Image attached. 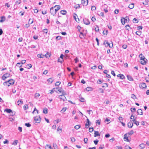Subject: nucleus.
Returning <instances> with one entry per match:
<instances>
[{
    "label": "nucleus",
    "mask_w": 149,
    "mask_h": 149,
    "mask_svg": "<svg viewBox=\"0 0 149 149\" xmlns=\"http://www.w3.org/2000/svg\"><path fill=\"white\" fill-rule=\"evenodd\" d=\"M121 21L122 24H124L126 22H127L129 21V19L127 18H123L121 19Z\"/></svg>",
    "instance_id": "1"
},
{
    "label": "nucleus",
    "mask_w": 149,
    "mask_h": 149,
    "mask_svg": "<svg viewBox=\"0 0 149 149\" xmlns=\"http://www.w3.org/2000/svg\"><path fill=\"white\" fill-rule=\"evenodd\" d=\"M50 13L53 15H54L56 13L54 6L52 7L50 9Z\"/></svg>",
    "instance_id": "2"
},
{
    "label": "nucleus",
    "mask_w": 149,
    "mask_h": 149,
    "mask_svg": "<svg viewBox=\"0 0 149 149\" xmlns=\"http://www.w3.org/2000/svg\"><path fill=\"white\" fill-rule=\"evenodd\" d=\"M58 90V91H59L60 93H61L63 95H66V93L63 89L61 88H56Z\"/></svg>",
    "instance_id": "3"
},
{
    "label": "nucleus",
    "mask_w": 149,
    "mask_h": 149,
    "mask_svg": "<svg viewBox=\"0 0 149 149\" xmlns=\"http://www.w3.org/2000/svg\"><path fill=\"white\" fill-rule=\"evenodd\" d=\"M65 95L62 94V95L59 96L58 98L60 99L61 100H62L63 102L65 101L66 100V98L65 96Z\"/></svg>",
    "instance_id": "4"
},
{
    "label": "nucleus",
    "mask_w": 149,
    "mask_h": 149,
    "mask_svg": "<svg viewBox=\"0 0 149 149\" xmlns=\"http://www.w3.org/2000/svg\"><path fill=\"white\" fill-rule=\"evenodd\" d=\"M10 74L8 73H7L4 74L2 77V79L3 80H5L7 78L9 77H10Z\"/></svg>",
    "instance_id": "5"
},
{
    "label": "nucleus",
    "mask_w": 149,
    "mask_h": 149,
    "mask_svg": "<svg viewBox=\"0 0 149 149\" xmlns=\"http://www.w3.org/2000/svg\"><path fill=\"white\" fill-rule=\"evenodd\" d=\"M147 61V60L146 58L142 59L140 60V63L143 65H145Z\"/></svg>",
    "instance_id": "6"
},
{
    "label": "nucleus",
    "mask_w": 149,
    "mask_h": 149,
    "mask_svg": "<svg viewBox=\"0 0 149 149\" xmlns=\"http://www.w3.org/2000/svg\"><path fill=\"white\" fill-rule=\"evenodd\" d=\"M34 120L36 123H39L40 122L41 118L40 117L37 116L34 118Z\"/></svg>",
    "instance_id": "7"
},
{
    "label": "nucleus",
    "mask_w": 149,
    "mask_h": 149,
    "mask_svg": "<svg viewBox=\"0 0 149 149\" xmlns=\"http://www.w3.org/2000/svg\"><path fill=\"white\" fill-rule=\"evenodd\" d=\"M129 136L128 135V134H125L124 136V140L126 141L129 142L130 140L128 139V137Z\"/></svg>",
    "instance_id": "8"
},
{
    "label": "nucleus",
    "mask_w": 149,
    "mask_h": 149,
    "mask_svg": "<svg viewBox=\"0 0 149 149\" xmlns=\"http://www.w3.org/2000/svg\"><path fill=\"white\" fill-rule=\"evenodd\" d=\"M104 45L107 44V46H109L110 48H112L113 47V44L112 42L111 44H110L107 41H106L104 42Z\"/></svg>",
    "instance_id": "9"
},
{
    "label": "nucleus",
    "mask_w": 149,
    "mask_h": 149,
    "mask_svg": "<svg viewBox=\"0 0 149 149\" xmlns=\"http://www.w3.org/2000/svg\"><path fill=\"white\" fill-rule=\"evenodd\" d=\"M88 0H82L81 1V3L84 6H86L88 4Z\"/></svg>",
    "instance_id": "10"
},
{
    "label": "nucleus",
    "mask_w": 149,
    "mask_h": 149,
    "mask_svg": "<svg viewBox=\"0 0 149 149\" xmlns=\"http://www.w3.org/2000/svg\"><path fill=\"white\" fill-rule=\"evenodd\" d=\"M139 86L141 88L142 87V88H146L147 86L145 83L143 82L140 84Z\"/></svg>",
    "instance_id": "11"
},
{
    "label": "nucleus",
    "mask_w": 149,
    "mask_h": 149,
    "mask_svg": "<svg viewBox=\"0 0 149 149\" xmlns=\"http://www.w3.org/2000/svg\"><path fill=\"white\" fill-rule=\"evenodd\" d=\"M83 21L84 24L86 25H88L90 23V22L88 19H87L86 18L84 19Z\"/></svg>",
    "instance_id": "12"
},
{
    "label": "nucleus",
    "mask_w": 149,
    "mask_h": 149,
    "mask_svg": "<svg viewBox=\"0 0 149 149\" xmlns=\"http://www.w3.org/2000/svg\"><path fill=\"white\" fill-rule=\"evenodd\" d=\"M133 123L132 122H129L127 124V126L129 128H131L133 126Z\"/></svg>",
    "instance_id": "13"
},
{
    "label": "nucleus",
    "mask_w": 149,
    "mask_h": 149,
    "mask_svg": "<svg viewBox=\"0 0 149 149\" xmlns=\"http://www.w3.org/2000/svg\"><path fill=\"white\" fill-rule=\"evenodd\" d=\"M8 82H9L10 85H13L15 81L13 79H11L9 80Z\"/></svg>",
    "instance_id": "14"
},
{
    "label": "nucleus",
    "mask_w": 149,
    "mask_h": 149,
    "mask_svg": "<svg viewBox=\"0 0 149 149\" xmlns=\"http://www.w3.org/2000/svg\"><path fill=\"white\" fill-rule=\"evenodd\" d=\"M55 9V10L56 12L58 11L60 8V6L59 5H56L54 6Z\"/></svg>",
    "instance_id": "15"
},
{
    "label": "nucleus",
    "mask_w": 149,
    "mask_h": 149,
    "mask_svg": "<svg viewBox=\"0 0 149 149\" xmlns=\"http://www.w3.org/2000/svg\"><path fill=\"white\" fill-rule=\"evenodd\" d=\"M100 134H99L98 131H95V133L94 134V136L95 137H97V136H100Z\"/></svg>",
    "instance_id": "16"
},
{
    "label": "nucleus",
    "mask_w": 149,
    "mask_h": 149,
    "mask_svg": "<svg viewBox=\"0 0 149 149\" xmlns=\"http://www.w3.org/2000/svg\"><path fill=\"white\" fill-rule=\"evenodd\" d=\"M86 120L87 121L86 122V124H85V126L86 127L88 128V127H87V126H88V125H90V121L88 119H87Z\"/></svg>",
    "instance_id": "17"
},
{
    "label": "nucleus",
    "mask_w": 149,
    "mask_h": 149,
    "mask_svg": "<svg viewBox=\"0 0 149 149\" xmlns=\"http://www.w3.org/2000/svg\"><path fill=\"white\" fill-rule=\"evenodd\" d=\"M137 112L139 115H142L143 114L142 111L141 109H139L137 110Z\"/></svg>",
    "instance_id": "18"
},
{
    "label": "nucleus",
    "mask_w": 149,
    "mask_h": 149,
    "mask_svg": "<svg viewBox=\"0 0 149 149\" xmlns=\"http://www.w3.org/2000/svg\"><path fill=\"white\" fill-rule=\"evenodd\" d=\"M136 119H134L133 120V121L134 124H135L136 125L138 126L139 125V122L136 120Z\"/></svg>",
    "instance_id": "19"
},
{
    "label": "nucleus",
    "mask_w": 149,
    "mask_h": 149,
    "mask_svg": "<svg viewBox=\"0 0 149 149\" xmlns=\"http://www.w3.org/2000/svg\"><path fill=\"white\" fill-rule=\"evenodd\" d=\"M1 19L0 20V22H3L4 21L6 20V18L4 16L1 17Z\"/></svg>",
    "instance_id": "20"
},
{
    "label": "nucleus",
    "mask_w": 149,
    "mask_h": 149,
    "mask_svg": "<svg viewBox=\"0 0 149 149\" xmlns=\"http://www.w3.org/2000/svg\"><path fill=\"white\" fill-rule=\"evenodd\" d=\"M117 76L120 77L121 79H123L125 78V76L122 74H118L117 75Z\"/></svg>",
    "instance_id": "21"
},
{
    "label": "nucleus",
    "mask_w": 149,
    "mask_h": 149,
    "mask_svg": "<svg viewBox=\"0 0 149 149\" xmlns=\"http://www.w3.org/2000/svg\"><path fill=\"white\" fill-rule=\"evenodd\" d=\"M127 77L128 79L130 81H132L133 80V79L131 76L130 75H127Z\"/></svg>",
    "instance_id": "22"
},
{
    "label": "nucleus",
    "mask_w": 149,
    "mask_h": 149,
    "mask_svg": "<svg viewBox=\"0 0 149 149\" xmlns=\"http://www.w3.org/2000/svg\"><path fill=\"white\" fill-rule=\"evenodd\" d=\"M46 149H52L51 146L49 145H46L45 146Z\"/></svg>",
    "instance_id": "23"
},
{
    "label": "nucleus",
    "mask_w": 149,
    "mask_h": 149,
    "mask_svg": "<svg viewBox=\"0 0 149 149\" xmlns=\"http://www.w3.org/2000/svg\"><path fill=\"white\" fill-rule=\"evenodd\" d=\"M37 56L40 58H43L44 57V55L42 54H39L37 55Z\"/></svg>",
    "instance_id": "24"
},
{
    "label": "nucleus",
    "mask_w": 149,
    "mask_h": 149,
    "mask_svg": "<svg viewBox=\"0 0 149 149\" xmlns=\"http://www.w3.org/2000/svg\"><path fill=\"white\" fill-rule=\"evenodd\" d=\"M140 147L141 148V149H142L144 148L145 146V145L143 143H141L139 145Z\"/></svg>",
    "instance_id": "25"
},
{
    "label": "nucleus",
    "mask_w": 149,
    "mask_h": 149,
    "mask_svg": "<svg viewBox=\"0 0 149 149\" xmlns=\"http://www.w3.org/2000/svg\"><path fill=\"white\" fill-rule=\"evenodd\" d=\"M134 3H131L129 5L128 7L130 8L131 9H132L134 8Z\"/></svg>",
    "instance_id": "26"
},
{
    "label": "nucleus",
    "mask_w": 149,
    "mask_h": 149,
    "mask_svg": "<svg viewBox=\"0 0 149 149\" xmlns=\"http://www.w3.org/2000/svg\"><path fill=\"white\" fill-rule=\"evenodd\" d=\"M53 79L52 78H50L47 80V81L49 84L52 83L53 82Z\"/></svg>",
    "instance_id": "27"
},
{
    "label": "nucleus",
    "mask_w": 149,
    "mask_h": 149,
    "mask_svg": "<svg viewBox=\"0 0 149 149\" xmlns=\"http://www.w3.org/2000/svg\"><path fill=\"white\" fill-rule=\"evenodd\" d=\"M86 91H92V88L90 87H88L86 88Z\"/></svg>",
    "instance_id": "28"
},
{
    "label": "nucleus",
    "mask_w": 149,
    "mask_h": 149,
    "mask_svg": "<svg viewBox=\"0 0 149 149\" xmlns=\"http://www.w3.org/2000/svg\"><path fill=\"white\" fill-rule=\"evenodd\" d=\"M5 111H6L7 113H10L12 112V110L10 109H6L5 110Z\"/></svg>",
    "instance_id": "29"
},
{
    "label": "nucleus",
    "mask_w": 149,
    "mask_h": 149,
    "mask_svg": "<svg viewBox=\"0 0 149 149\" xmlns=\"http://www.w3.org/2000/svg\"><path fill=\"white\" fill-rule=\"evenodd\" d=\"M63 15H66L67 11L65 10H61L60 12Z\"/></svg>",
    "instance_id": "30"
},
{
    "label": "nucleus",
    "mask_w": 149,
    "mask_h": 149,
    "mask_svg": "<svg viewBox=\"0 0 149 149\" xmlns=\"http://www.w3.org/2000/svg\"><path fill=\"white\" fill-rule=\"evenodd\" d=\"M3 84L4 85L6 86H10L9 82H8V81L4 82Z\"/></svg>",
    "instance_id": "31"
},
{
    "label": "nucleus",
    "mask_w": 149,
    "mask_h": 149,
    "mask_svg": "<svg viewBox=\"0 0 149 149\" xmlns=\"http://www.w3.org/2000/svg\"><path fill=\"white\" fill-rule=\"evenodd\" d=\"M75 15L74 16V19H75V20L77 22H78L79 21V19H78V20H77V15L76 14H74Z\"/></svg>",
    "instance_id": "32"
},
{
    "label": "nucleus",
    "mask_w": 149,
    "mask_h": 149,
    "mask_svg": "<svg viewBox=\"0 0 149 149\" xmlns=\"http://www.w3.org/2000/svg\"><path fill=\"white\" fill-rule=\"evenodd\" d=\"M43 113L45 114H46L47 113V109L46 108H45L43 110Z\"/></svg>",
    "instance_id": "33"
},
{
    "label": "nucleus",
    "mask_w": 149,
    "mask_h": 149,
    "mask_svg": "<svg viewBox=\"0 0 149 149\" xmlns=\"http://www.w3.org/2000/svg\"><path fill=\"white\" fill-rule=\"evenodd\" d=\"M95 31L96 32H98L99 31V27L97 25L95 26Z\"/></svg>",
    "instance_id": "34"
},
{
    "label": "nucleus",
    "mask_w": 149,
    "mask_h": 149,
    "mask_svg": "<svg viewBox=\"0 0 149 149\" xmlns=\"http://www.w3.org/2000/svg\"><path fill=\"white\" fill-rule=\"evenodd\" d=\"M139 57L140 58V60L145 58L144 56H143L142 54H141L139 55Z\"/></svg>",
    "instance_id": "35"
},
{
    "label": "nucleus",
    "mask_w": 149,
    "mask_h": 149,
    "mask_svg": "<svg viewBox=\"0 0 149 149\" xmlns=\"http://www.w3.org/2000/svg\"><path fill=\"white\" fill-rule=\"evenodd\" d=\"M80 34L79 35V37L81 38H82L83 37H84V36L85 35L81 32H80Z\"/></svg>",
    "instance_id": "36"
},
{
    "label": "nucleus",
    "mask_w": 149,
    "mask_h": 149,
    "mask_svg": "<svg viewBox=\"0 0 149 149\" xmlns=\"http://www.w3.org/2000/svg\"><path fill=\"white\" fill-rule=\"evenodd\" d=\"M16 66L19 67H20L22 66V65L21 63H17Z\"/></svg>",
    "instance_id": "37"
},
{
    "label": "nucleus",
    "mask_w": 149,
    "mask_h": 149,
    "mask_svg": "<svg viewBox=\"0 0 149 149\" xmlns=\"http://www.w3.org/2000/svg\"><path fill=\"white\" fill-rule=\"evenodd\" d=\"M134 133L133 131L132 130H131L130 131L128 132V133H127V134H128V135L129 136L130 135H132Z\"/></svg>",
    "instance_id": "38"
},
{
    "label": "nucleus",
    "mask_w": 149,
    "mask_h": 149,
    "mask_svg": "<svg viewBox=\"0 0 149 149\" xmlns=\"http://www.w3.org/2000/svg\"><path fill=\"white\" fill-rule=\"evenodd\" d=\"M66 110V107H63L62 108V109L61 110V112L62 113H64L65 112Z\"/></svg>",
    "instance_id": "39"
},
{
    "label": "nucleus",
    "mask_w": 149,
    "mask_h": 149,
    "mask_svg": "<svg viewBox=\"0 0 149 149\" xmlns=\"http://www.w3.org/2000/svg\"><path fill=\"white\" fill-rule=\"evenodd\" d=\"M40 95L39 93H36L35 95V98H37L39 97Z\"/></svg>",
    "instance_id": "40"
},
{
    "label": "nucleus",
    "mask_w": 149,
    "mask_h": 149,
    "mask_svg": "<svg viewBox=\"0 0 149 149\" xmlns=\"http://www.w3.org/2000/svg\"><path fill=\"white\" fill-rule=\"evenodd\" d=\"M17 103H18V105H19L20 104H23V102L21 100H18Z\"/></svg>",
    "instance_id": "41"
},
{
    "label": "nucleus",
    "mask_w": 149,
    "mask_h": 149,
    "mask_svg": "<svg viewBox=\"0 0 149 149\" xmlns=\"http://www.w3.org/2000/svg\"><path fill=\"white\" fill-rule=\"evenodd\" d=\"M18 141V140H15L12 143V144L14 145H16L17 144Z\"/></svg>",
    "instance_id": "42"
},
{
    "label": "nucleus",
    "mask_w": 149,
    "mask_h": 149,
    "mask_svg": "<svg viewBox=\"0 0 149 149\" xmlns=\"http://www.w3.org/2000/svg\"><path fill=\"white\" fill-rule=\"evenodd\" d=\"M100 120H97L96 121V124H97L99 125L100 124Z\"/></svg>",
    "instance_id": "43"
},
{
    "label": "nucleus",
    "mask_w": 149,
    "mask_h": 149,
    "mask_svg": "<svg viewBox=\"0 0 149 149\" xmlns=\"http://www.w3.org/2000/svg\"><path fill=\"white\" fill-rule=\"evenodd\" d=\"M42 31L44 33H45L46 34L48 32V30L47 29H44Z\"/></svg>",
    "instance_id": "44"
},
{
    "label": "nucleus",
    "mask_w": 149,
    "mask_h": 149,
    "mask_svg": "<svg viewBox=\"0 0 149 149\" xmlns=\"http://www.w3.org/2000/svg\"><path fill=\"white\" fill-rule=\"evenodd\" d=\"M48 55H49V57H50V55H49L48 52H47V53L44 55V57H45L46 58H47L48 57Z\"/></svg>",
    "instance_id": "45"
},
{
    "label": "nucleus",
    "mask_w": 149,
    "mask_h": 149,
    "mask_svg": "<svg viewBox=\"0 0 149 149\" xmlns=\"http://www.w3.org/2000/svg\"><path fill=\"white\" fill-rule=\"evenodd\" d=\"M133 22L134 23H137L138 22V21L136 19L134 18L133 20Z\"/></svg>",
    "instance_id": "46"
},
{
    "label": "nucleus",
    "mask_w": 149,
    "mask_h": 149,
    "mask_svg": "<svg viewBox=\"0 0 149 149\" xmlns=\"http://www.w3.org/2000/svg\"><path fill=\"white\" fill-rule=\"evenodd\" d=\"M96 9V7L94 6H93L91 7V10L92 11L95 10Z\"/></svg>",
    "instance_id": "47"
},
{
    "label": "nucleus",
    "mask_w": 149,
    "mask_h": 149,
    "mask_svg": "<svg viewBox=\"0 0 149 149\" xmlns=\"http://www.w3.org/2000/svg\"><path fill=\"white\" fill-rule=\"evenodd\" d=\"M130 28V26L128 25H126V26H125V29L126 30H129Z\"/></svg>",
    "instance_id": "48"
},
{
    "label": "nucleus",
    "mask_w": 149,
    "mask_h": 149,
    "mask_svg": "<svg viewBox=\"0 0 149 149\" xmlns=\"http://www.w3.org/2000/svg\"><path fill=\"white\" fill-rule=\"evenodd\" d=\"M80 127V126L79 125H76L75 126L74 128L75 129L78 130L79 129Z\"/></svg>",
    "instance_id": "49"
},
{
    "label": "nucleus",
    "mask_w": 149,
    "mask_h": 149,
    "mask_svg": "<svg viewBox=\"0 0 149 149\" xmlns=\"http://www.w3.org/2000/svg\"><path fill=\"white\" fill-rule=\"evenodd\" d=\"M131 97L134 100L136 98V97L134 94H132L131 95Z\"/></svg>",
    "instance_id": "50"
},
{
    "label": "nucleus",
    "mask_w": 149,
    "mask_h": 149,
    "mask_svg": "<svg viewBox=\"0 0 149 149\" xmlns=\"http://www.w3.org/2000/svg\"><path fill=\"white\" fill-rule=\"evenodd\" d=\"M99 91L101 93H104V91L103 89L101 88L99 89Z\"/></svg>",
    "instance_id": "51"
},
{
    "label": "nucleus",
    "mask_w": 149,
    "mask_h": 149,
    "mask_svg": "<svg viewBox=\"0 0 149 149\" xmlns=\"http://www.w3.org/2000/svg\"><path fill=\"white\" fill-rule=\"evenodd\" d=\"M61 82L60 81H57L55 84V86H59L61 84Z\"/></svg>",
    "instance_id": "52"
},
{
    "label": "nucleus",
    "mask_w": 149,
    "mask_h": 149,
    "mask_svg": "<svg viewBox=\"0 0 149 149\" xmlns=\"http://www.w3.org/2000/svg\"><path fill=\"white\" fill-rule=\"evenodd\" d=\"M24 110H26L28 108V106L27 105H26L24 106Z\"/></svg>",
    "instance_id": "53"
},
{
    "label": "nucleus",
    "mask_w": 149,
    "mask_h": 149,
    "mask_svg": "<svg viewBox=\"0 0 149 149\" xmlns=\"http://www.w3.org/2000/svg\"><path fill=\"white\" fill-rule=\"evenodd\" d=\"M135 33L136 35H138L139 36L140 35L141 33V32L139 31H136V32Z\"/></svg>",
    "instance_id": "54"
},
{
    "label": "nucleus",
    "mask_w": 149,
    "mask_h": 149,
    "mask_svg": "<svg viewBox=\"0 0 149 149\" xmlns=\"http://www.w3.org/2000/svg\"><path fill=\"white\" fill-rule=\"evenodd\" d=\"M21 2V1L20 0H19L18 1H17L15 2V3L16 4H19Z\"/></svg>",
    "instance_id": "55"
},
{
    "label": "nucleus",
    "mask_w": 149,
    "mask_h": 149,
    "mask_svg": "<svg viewBox=\"0 0 149 149\" xmlns=\"http://www.w3.org/2000/svg\"><path fill=\"white\" fill-rule=\"evenodd\" d=\"M25 125L28 127H29L31 126V125L29 123H26Z\"/></svg>",
    "instance_id": "56"
},
{
    "label": "nucleus",
    "mask_w": 149,
    "mask_h": 149,
    "mask_svg": "<svg viewBox=\"0 0 149 149\" xmlns=\"http://www.w3.org/2000/svg\"><path fill=\"white\" fill-rule=\"evenodd\" d=\"M136 119V118L134 117V116H133V114H132L130 117V119Z\"/></svg>",
    "instance_id": "57"
},
{
    "label": "nucleus",
    "mask_w": 149,
    "mask_h": 149,
    "mask_svg": "<svg viewBox=\"0 0 149 149\" xmlns=\"http://www.w3.org/2000/svg\"><path fill=\"white\" fill-rule=\"evenodd\" d=\"M91 20L93 22H94L96 20V19L95 17H93L91 18Z\"/></svg>",
    "instance_id": "58"
},
{
    "label": "nucleus",
    "mask_w": 149,
    "mask_h": 149,
    "mask_svg": "<svg viewBox=\"0 0 149 149\" xmlns=\"http://www.w3.org/2000/svg\"><path fill=\"white\" fill-rule=\"evenodd\" d=\"M93 130V127L90 128L89 129V131L90 132H92Z\"/></svg>",
    "instance_id": "59"
},
{
    "label": "nucleus",
    "mask_w": 149,
    "mask_h": 149,
    "mask_svg": "<svg viewBox=\"0 0 149 149\" xmlns=\"http://www.w3.org/2000/svg\"><path fill=\"white\" fill-rule=\"evenodd\" d=\"M74 8H75L76 9L79 8H80V6L79 4H77L76 6H74Z\"/></svg>",
    "instance_id": "60"
},
{
    "label": "nucleus",
    "mask_w": 149,
    "mask_h": 149,
    "mask_svg": "<svg viewBox=\"0 0 149 149\" xmlns=\"http://www.w3.org/2000/svg\"><path fill=\"white\" fill-rule=\"evenodd\" d=\"M94 141V143L95 145H97V143L99 141L98 140L96 139V140H95L94 141Z\"/></svg>",
    "instance_id": "61"
},
{
    "label": "nucleus",
    "mask_w": 149,
    "mask_h": 149,
    "mask_svg": "<svg viewBox=\"0 0 149 149\" xmlns=\"http://www.w3.org/2000/svg\"><path fill=\"white\" fill-rule=\"evenodd\" d=\"M131 110L132 112H134L136 111V109L135 108H131Z\"/></svg>",
    "instance_id": "62"
},
{
    "label": "nucleus",
    "mask_w": 149,
    "mask_h": 149,
    "mask_svg": "<svg viewBox=\"0 0 149 149\" xmlns=\"http://www.w3.org/2000/svg\"><path fill=\"white\" fill-rule=\"evenodd\" d=\"M88 139L87 138H84V141L85 143H86L88 141Z\"/></svg>",
    "instance_id": "63"
},
{
    "label": "nucleus",
    "mask_w": 149,
    "mask_h": 149,
    "mask_svg": "<svg viewBox=\"0 0 149 149\" xmlns=\"http://www.w3.org/2000/svg\"><path fill=\"white\" fill-rule=\"evenodd\" d=\"M125 149H132V148L129 146H126L125 147Z\"/></svg>",
    "instance_id": "64"
}]
</instances>
